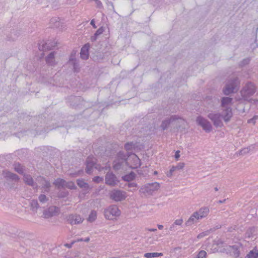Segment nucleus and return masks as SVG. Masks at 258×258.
<instances>
[{"instance_id":"nucleus-1","label":"nucleus","mask_w":258,"mask_h":258,"mask_svg":"<svg viewBox=\"0 0 258 258\" xmlns=\"http://www.w3.org/2000/svg\"><path fill=\"white\" fill-rule=\"evenodd\" d=\"M240 81L237 77L231 78L226 83L225 87L223 89V93L226 95L236 92L239 88Z\"/></svg>"},{"instance_id":"nucleus-62","label":"nucleus","mask_w":258,"mask_h":258,"mask_svg":"<svg viewBox=\"0 0 258 258\" xmlns=\"http://www.w3.org/2000/svg\"><path fill=\"white\" fill-rule=\"evenodd\" d=\"M90 240V238L89 237H87L85 239H84L83 241H85V242H89Z\"/></svg>"},{"instance_id":"nucleus-37","label":"nucleus","mask_w":258,"mask_h":258,"mask_svg":"<svg viewBox=\"0 0 258 258\" xmlns=\"http://www.w3.org/2000/svg\"><path fill=\"white\" fill-rule=\"evenodd\" d=\"M79 256V253L77 252V253H76L75 254L74 253H73L71 251H68L66 255L64 256V257L66 258H75L76 257H78Z\"/></svg>"},{"instance_id":"nucleus-54","label":"nucleus","mask_w":258,"mask_h":258,"mask_svg":"<svg viewBox=\"0 0 258 258\" xmlns=\"http://www.w3.org/2000/svg\"><path fill=\"white\" fill-rule=\"evenodd\" d=\"M205 235H206V233H205V232H202L201 233H200L198 236H197V238H201L202 237H203L204 236H205Z\"/></svg>"},{"instance_id":"nucleus-2","label":"nucleus","mask_w":258,"mask_h":258,"mask_svg":"<svg viewBox=\"0 0 258 258\" xmlns=\"http://www.w3.org/2000/svg\"><path fill=\"white\" fill-rule=\"evenodd\" d=\"M66 100L69 105L75 109L83 108V106L87 107V105H85L87 102L80 96L72 95L68 97Z\"/></svg>"},{"instance_id":"nucleus-49","label":"nucleus","mask_w":258,"mask_h":258,"mask_svg":"<svg viewBox=\"0 0 258 258\" xmlns=\"http://www.w3.org/2000/svg\"><path fill=\"white\" fill-rule=\"evenodd\" d=\"M175 171L174 167L172 166L170 169L169 171L167 172V176L168 177H171L172 175L173 172Z\"/></svg>"},{"instance_id":"nucleus-48","label":"nucleus","mask_w":258,"mask_h":258,"mask_svg":"<svg viewBox=\"0 0 258 258\" xmlns=\"http://www.w3.org/2000/svg\"><path fill=\"white\" fill-rule=\"evenodd\" d=\"M183 223V220L182 219H176L173 223L176 225L180 226Z\"/></svg>"},{"instance_id":"nucleus-58","label":"nucleus","mask_w":258,"mask_h":258,"mask_svg":"<svg viewBox=\"0 0 258 258\" xmlns=\"http://www.w3.org/2000/svg\"><path fill=\"white\" fill-rule=\"evenodd\" d=\"M148 231H151V232H155L157 231V229H156V228H150V229H148Z\"/></svg>"},{"instance_id":"nucleus-44","label":"nucleus","mask_w":258,"mask_h":258,"mask_svg":"<svg viewBox=\"0 0 258 258\" xmlns=\"http://www.w3.org/2000/svg\"><path fill=\"white\" fill-rule=\"evenodd\" d=\"M258 119V115H254L252 118L247 120L248 123H252L253 125L255 124L256 120Z\"/></svg>"},{"instance_id":"nucleus-60","label":"nucleus","mask_w":258,"mask_h":258,"mask_svg":"<svg viewBox=\"0 0 258 258\" xmlns=\"http://www.w3.org/2000/svg\"><path fill=\"white\" fill-rule=\"evenodd\" d=\"M256 39H255L254 41H255V45L253 46V47H252V49H254L256 47H257L258 46V44L257 43H256Z\"/></svg>"},{"instance_id":"nucleus-32","label":"nucleus","mask_w":258,"mask_h":258,"mask_svg":"<svg viewBox=\"0 0 258 258\" xmlns=\"http://www.w3.org/2000/svg\"><path fill=\"white\" fill-rule=\"evenodd\" d=\"M172 120H173L172 118L163 120L161 125V127L162 128V129L163 130H166L168 127L169 124L171 123Z\"/></svg>"},{"instance_id":"nucleus-27","label":"nucleus","mask_w":258,"mask_h":258,"mask_svg":"<svg viewBox=\"0 0 258 258\" xmlns=\"http://www.w3.org/2000/svg\"><path fill=\"white\" fill-rule=\"evenodd\" d=\"M15 170L20 174L23 175L24 171V167L19 163H15L14 164Z\"/></svg>"},{"instance_id":"nucleus-40","label":"nucleus","mask_w":258,"mask_h":258,"mask_svg":"<svg viewBox=\"0 0 258 258\" xmlns=\"http://www.w3.org/2000/svg\"><path fill=\"white\" fill-rule=\"evenodd\" d=\"M232 114H224V115L222 114L223 120L226 122H228L232 117Z\"/></svg>"},{"instance_id":"nucleus-35","label":"nucleus","mask_w":258,"mask_h":258,"mask_svg":"<svg viewBox=\"0 0 258 258\" xmlns=\"http://www.w3.org/2000/svg\"><path fill=\"white\" fill-rule=\"evenodd\" d=\"M127 186L128 189H127L128 191H133L134 190H136V188L138 187V184L136 182H130L125 185Z\"/></svg>"},{"instance_id":"nucleus-47","label":"nucleus","mask_w":258,"mask_h":258,"mask_svg":"<svg viewBox=\"0 0 258 258\" xmlns=\"http://www.w3.org/2000/svg\"><path fill=\"white\" fill-rule=\"evenodd\" d=\"M133 144L130 143H127L124 145V148L126 150L129 151L132 149Z\"/></svg>"},{"instance_id":"nucleus-3","label":"nucleus","mask_w":258,"mask_h":258,"mask_svg":"<svg viewBox=\"0 0 258 258\" xmlns=\"http://www.w3.org/2000/svg\"><path fill=\"white\" fill-rule=\"evenodd\" d=\"M255 90L254 84L251 82H248L240 91L241 96L244 100H248L254 94Z\"/></svg>"},{"instance_id":"nucleus-12","label":"nucleus","mask_w":258,"mask_h":258,"mask_svg":"<svg viewBox=\"0 0 258 258\" xmlns=\"http://www.w3.org/2000/svg\"><path fill=\"white\" fill-rule=\"evenodd\" d=\"M96 163V159L92 156H89L86 160V172L89 174H91L95 168Z\"/></svg>"},{"instance_id":"nucleus-52","label":"nucleus","mask_w":258,"mask_h":258,"mask_svg":"<svg viewBox=\"0 0 258 258\" xmlns=\"http://www.w3.org/2000/svg\"><path fill=\"white\" fill-rule=\"evenodd\" d=\"M75 243V242L73 241L71 243H66L64 244V246L67 248H71L73 245Z\"/></svg>"},{"instance_id":"nucleus-45","label":"nucleus","mask_w":258,"mask_h":258,"mask_svg":"<svg viewBox=\"0 0 258 258\" xmlns=\"http://www.w3.org/2000/svg\"><path fill=\"white\" fill-rule=\"evenodd\" d=\"M135 161L136 162V164H135V167H133L134 168H138L141 166V161L137 156L135 158Z\"/></svg>"},{"instance_id":"nucleus-61","label":"nucleus","mask_w":258,"mask_h":258,"mask_svg":"<svg viewBox=\"0 0 258 258\" xmlns=\"http://www.w3.org/2000/svg\"><path fill=\"white\" fill-rule=\"evenodd\" d=\"M157 226H158V228L159 229H163V226L162 225H157Z\"/></svg>"},{"instance_id":"nucleus-41","label":"nucleus","mask_w":258,"mask_h":258,"mask_svg":"<svg viewBox=\"0 0 258 258\" xmlns=\"http://www.w3.org/2000/svg\"><path fill=\"white\" fill-rule=\"evenodd\" d=\"M207 255V252L204 250H202L199 251V253L197 254L196 258H206Z\"/></svg>"},{"instance_id":"nucleus-16","label":"nucleus","mask_w":258,"mask_h":258,"mask_svg":"<svg viewBox=\"0 0 258 258\" xmlns=\"http://www.w3.org/2000/svg\"><path fill=\"white\" fill-rule=\"evenodd\" d=\"M23 175L24 181L26 184L33 187L34 189L38 188L37 184L34 182L33 179L30 175L24 174Z\"/></svg>"},{"instance_id":"nucleus-19","label":"nucleus","mask_w":258,"mask_h":258,"mask_svg":"<svg viewBox=\"0 0 258 258\" xmlns=\"http://www.w3.org/2000/svg\"><path fill=\"white\" fill-rule=\"evenodd\" d=\"M4 177L7 180H12L16 182H18L20 179L19 177L16 174L8 171L4 173Z\"/></svg>"},{"instance_id":"nucleus-59","label":"nucleus","mask_w":258,"mask_h":258,"mask_svg":"<svg viewBox=\"0 0 258 258\" xmlns=\"http://www.w3.org/2000/svg\"><path fill=\"white\" fill-rule=\"evenodd\" d=\"M226 199H224L223 200H219L217 202V203L218 204H222L224 203L226 201Z\"/></svg>"},{"instance_id":"nucleus-55","label":"nucleus","mask_w":258,"mask_h":258,"mask_svg":"<svg viewBox=\"0 0 258 258\" xmlns=\"http://www.w3.org/2000/svg\"><path fill=\"white\" fill-rule=\"evenodd\" d=\"M90 24L92 26V27L94 28H97V26H96L95 25V21L94 20H92L91 21V22H90Z\"/></svg>"},{"instance_id":"nucleus-22","label":"nucleus","mask_w":258,"mask_h":258,"mask_svg":"<svg viewBox=\"0 0 258 258\" xmlns=\"http://www.w3.org/2000/svg\"><path fill=\"white\" fill-rule=\"evenodd\" d=\"M55 52H51L45 58L46 62L49 66H54L56 64L54 59Z\"/></svg>"},{"instance_id":"nucleus-9","label":"nucleus","mask_w":258,"mask_h":258,"mask_svg":"<svg viewBox=\"0 0 258 258\" xmlns=\"http://www.w3.org/2000/svg\"><path fill=\"white\" fill-rule=\"evenodd\" d=\"M56 43L51 40H48L47 41H41L38 44V48L40 51H46L52 49L55 47Z\"/></svg>"},{"instance_id":"nucleus-34","label":"nucleus","mask_w":258,"mask_h":258,"mask_svg":"<svg viewBox=\"0 0 258 258\" xmlns=\"http://www.w3.org/2000/svg\"><path fill=\"white\" fill-rule=\"evenodd\" d=\"M96 217H97V213L95 211L93 210V211H91L90 214L89 215V217H88L87 220L90 222H93L96 219Z\"/></svg>"},{"instance_id":"nucleus-15","label":"nucleus","mask_w":258,"mask_h":258,"mask_svg":"<svg viewBox=\"0 0 258 258\" xmlns=\"http://www.w3.org/2000/svg\"><path fill=\"white\" fill-rule=\"evenodd\" d=\"M209 212L210 210L208 207H203L200 208L199 211H196L195 212L197 216V218L200 220L206 217L208 215Z\"/></svg>"},{"instance_id":"nucleus-31","label":"nucleus","mask_w":258,"mask_h":258,"mask_svg":"<svg viewBox=\"0 0 258 258\" xmlns=\"http://www.w3.org/2000/svg\"><path fill=\"white\" fill-rule=\"evenodd\" d=\"M232 99L229 97H224L221 100V106L223 107H226L232 101Z\"/></svg>"},{"instance_id":"nucleus-14","label":"nucleus","mask_w":258,"mask_h":258,"mask_svg":"<svg viewBox=\"0 0 258 258\" xmlns=\"http://www.w3.org/2000/svg\"><path fill=\"white\" fill-rule=\"evenodd\" d=\"M68 221L71 225H76L81 223L83 219L79 215H71L69 216Z\"/></svg>"},{"instance_id":"nucleus-26","label":"nucleus","mask_w":258,"mask_h":258,"mask_svg":"<svg viewBox=\"0 0 258 258\" xmlns=\"http://www.w3.org/2000/svg\"><path fill=\"white\" fill-rule=\"evenodd\" d=\"M66 181L65 180L58 178L54 180L53 184L55 185L57 188H60V187L63 188L65 187Z\"/></svg>"},{"instance_id":"nucleus-51","label":"nucleus","mask_w":258,"mask_h":258,"mask_svg":"<svg viewBox=\"0 0 258 258\" xmlns=\"http://www.w3.org/2000/svg\"><path fill=\"white\" fill-rule=\"evenodd\" d=\"M95 168L97 169L99 171H101L104 170V168L103 167H101L99 164H95Z\"/></svg>"},{"instance_id":"nucleus-5","label":"nucleus","mask_w":258,"mask_h":258,"mask_svg":"<svg viewBox=\"0 0 258 258\" xmlns=\"http://www.w3.org/2000/svg\"><path fill=\"white\" fill-rule=\"evenodd\" d=\"M128 156L122 151H119L115 158L113 162V168L115 170L120 169L123 164L126 161Z\"/></svg>"},{"instance_id":"nucleus-11","label":"nucleus","mask_w":258,"mask_h":258,"mask_svg":"<svg viewBox=\"0 0 258 258\" xmlns=\"http://www.w3.org/2000/svg\"><path fill=\"white\" fill-rule=\"evenodd\" d=\"M59 208L56 206H51L43 211V215L44 218L47 219L57 215L59 213Z\"/></svg>"},{"instance_id":"nucleus-20","label":"nucleus","mask_w":258,"mask_h":258,"mask_svg":"<svg viewBox=\"0 0 258 258\" xmlns=\"http://www.w3.org/2000/svg\"><path fill=\"white\" fill-rule=\"evenodd\" d=\"M40 183L42 184V188H44L45 191L49 192L51 184L50 182L43 177H40Z\"/></svg>"},{"instance_id":"nucleus-64","label":"nucleus","mask_w":258,"mask_h":258,"mask_svg":"<svg viewBox=\"0 0 258 258\" xmlns=\"http://www.w3.org/2000/svg\"><path fill=\"white\" fill-rule=\"evenodd\" d=\"M214 190H215V191H218V188L217 187H215L214 188Z\"/></svg>"},{"instance_id":"nucleus-30","label":"nucleus","mask_w":258,"mask_h":258,"mask_svg":"<svg viewBox=\"0 0 258 258\" xmlns=\"http://www.w3.org/2000/svg\"><path fill=\"white\" fill-rule=\"evenodd\" d=\"M31 209L34 212H36L39 207L38 201L37 200H32L30 202Z\"/></svg>"},{"instance_id":"nucleus-38","label":"nucleus","mask_w":258,"mask_h":258,"mask_svg":"<svg viewBox=\"0 0 258 258\" xmlns=\"http://www.w3.org/2000/svg\"><path fill=\"white\" fill-rule=\"evenodd\" d=\"M38 199L39 201L42 203H44L48 201V198L45 195L43 194H41L39 196Z\"/></svg>"},{"instance_id":"nucleus-13","label":"nucleus","mask_w":258,"mask_h":258,"mask_svg":"<svg viewBox=\"0 0 258 258\" xmlns=\"http://www.w3.org/2000/svg\"><path fill=\"white\" fill-rule=\"evenodd\" d=\"M116 176L112 172H108L105 175V183L110 186H114L118 182Z\"/></svg>"},{"instance_id":"nucleus-29","label":"nucleus","mask_w":258,"mask_h":258,"mask_svg":"<svg viewBox=\"0 0 258 258\" xmlns=\"http://www.w3.org/2000/svg\"><path fill=\"white\" fill-rule=\"evenodd\" d=\"M136 174L134 172H131L128 174H126L122 177V180L125 181L130 182L135 178Z\"/></svg>"},{"instance_id":"nucleus-57","label":"nucleus","mask_w":258,"mask_h":258,"mask_svg":"<svg viewBox=\"0 0 258 258\" xmlns=\"http://www.w3.org/2000/svg\"><path fill=\"white\" fill-rule=\"evenodd\" d=\"M83 240H84V239H83V238H79L76 240H74L73 241L75 242V243L76 242L83 241Z\"/></svg>"},{"instance_id":"nucleus-63","label":"nucleus","mask_w":258,"mask_h":258,"mask_svg":"<svg viewBox=\"0 0 258 258\" xmlns=\"http://www.w3.org/2000/svg\"><path fill=\"white\" fill-rule=\"evenodd\" d=\"M104 168V170H107L108 169L110 168V167H107V166H105V167H103Z\"/></svg>"},{"instance_id":"nucleus-4","label":"nucleus","mask_w":258,"mask_h":258,"mask_svg":"<svg viewBox=\"0 0 258 258\" xmlns=\"http://www.w3.org/2000/svg\"><path fill=\"white\" fill-rule=\"evenodd\" d=\"M160 187V184L157 182L147 183L142 186L139 190L141 195L147 196L157 190Z\"/></svg>"},{"instance_id":"nucleus-25","label":"nucleus","mask_w":258,"mask_h":258,"mask_svg":"<svg viewBox=\"0 0 258 258\" xmlns=\"http://www.w3.org/2000/svg\"><path fill=\"white\" fill-rule=\"evenodd\" d=\"M104 31V28L102 26V27H100L96 32L95 33H94V34L91 37V41L92 42H94L97 39V37L99 35L102 34L103 32Z\"/></svg>"},{"instance_id":"nucleus-56","label":"nucleus","mask_w":258,"mask_h":258,"mask_svg":"<svg viewBox=\"0 0 258 258\" xmlns=\"http://www.w3.org/2000/svg\"><path fill=\"white\" fill-rule=\"evenodd\" d=\"M175 226V225L174 224H172L171 226L169 228V230L170 231H175V229H174Z\"/></svg>"},{"instance_id":"nucleus-53","label":"nucleus","mask_w":258,"mask_h":258,"mask_svg":"<svg viewBox=\"0 0 258 258\" xmlns=\"http://www.w3.org/2000/svg\"><path fill=\"white\" fill-rule=\"evenodd\" d=\"M179 153H180V151L178 150L177 151H176L175 152V158L176 160H178L179 157H180V154H179Z\"/></svg>"},{"instance_id":"nucleus-10","label":"nucleus","mask_w":258,"mask_h":258,"mask_svg":"<svg viewBox=\"0 0 258 258\" xmlns=\"http://www.w3.org/2000/svg\"><path fill=\"white\" fill-rule=\"evenodd\" d=\"M208 117L216 127H221L223 125L222 114H209Z\"/></svg>"},{"instance_id":"nucleus-21","label":"nucleus","mask_w":258,"mask_h":258,"mask_svg":"<svg viewBox=\"0 0 258 258\" xmlns=\"http://www.w3.org/2000/svg\"><path fill=\"white\" fill-rule=\"evenodd\" d=\"M69 62L73 66V70L74 72H79L80 71V67L78 60L76 58H74L72 54L70 59Z\"/></svg>"},{"instance_id":"nucleus-50","label":"nucleus","mask_w":258,"mask_h":258,"mask_svg":"<svg viewBox=\"0 0 258 258\" xmlns=\"http://www.w3.org/2000/svg\"><path fill=\"white\" fill-rule=\"evenodd\" d=\"M248 152H249L248 148H244L240 151V154H241V155L245 154L248 153Z\"/></svg>"},{"instance_id":"nucleus-6","label":"nucleus","mask_w":258,"mask_h":258,"mask_svg":"<svg viewBox=\"0 0 258 258\" xmlns=\"http://www.w3.org/2000/svg\"><path fill=\"white\" fill-rule=\"evenodd\" d=\"M196 123L200 126L207 133H209L213 130V126L209 121L200 115L196 120Z\"/></svg>"},{"instance_id":"nucleus-7","label":"nucleus","mask_w":258,"mask_h":258,"mask_svg":"<svg viewBox=\"0 0 258 258\" xmlns=\"http://www.w3.org/2000/svg\"><path fill=\"white\" fill-rule=\"evenodd\" d=\"M104 213L106 219L112 220L114 217L119 216L121 212L117 206L111 205L104 210Z\"/></svg>"},{"instance_id":"nucleus-42","label":"nucleus","mask_w":258,"mask_h":258,"mask_svg":"<svg viewBox=\"0 0 258 258\" xmlns=\"http://www.w3.org/2000/svg\"><path fill=\"white\" fill-rule=\"evenodd\" d=\"M250 58H245L243 59L240 62V66L241 67L244 66L246 64H248L250 62Z\"/></svg>"},{"instance_id":"nucleus-33","label":"nucleus","mask_w":258,"mask_h":258,"mask_svg":"<svg viewBox=\"0 0 258 258\" xmlns=\"http://www.w3.org/2000/svg\"><path fill=\"white\" fill-rule=\"evenodd\" d=\"M162 253H158V252H148L144 254V257L146 258H152V257H156L160 256H162Z\"/></svg>"},{"instance_id":"nucleus-46","label":"nucleus","mask_w":258,"mask_h":258,"mask_svg":"<svg viewBox=\"0 0 258 258\" xmlns=\"http://www.w3.org/2000/svg\"><path fill=\"white\" fill-rule=\"evenodd\" d=\"M93 181L94 182H96V183H99L101 181H103V178L102 177H100L99 176H95L93 178Z\"/></svg>"},{"instance_id":"nucleus-28","label":"nucleus","mask_w":258,"mask_h":258,"mask_svg":"<svg viewBox=\"0 0 258 258\" xmlns=\"http://www.w3.org/2000/svg\"><path fill=\"white\" fill-rule=\"evenodd\" d=\"M50 24L51 27L58 28L60 26L59 18L54 17L50 19Z\"/></svg>"},{"instance_id":"nucleus-36","label":"nucleus","mask_w":258,"mask_h":258,"mask_svg":"<svg viewBox=\"0 0 258 258\" xmlns=\"http://www.w3.org/2000/svg\"><path fill=\"white\" fill-rule=\"evenodd\" d=\"M65 187L71 189H75L77 188L76 186L75 185L74 182L73 181H66Z\"/></svg>"},{"instance_id":"nucleus-39","label":"nucleus","mask_w":258,"mask_h":258,"mask_svg":"<svg viewBox=\"0 0 258 258\" xmlns=\"http://www.w3.org/2000/svg\"><path fill=\"white\" fill-rule=\"evenodd\" d=\"M246 258H258V253L250 251L246 255Z\"/></svg>"},{"instance_id":"nucleus-18","label":"nucleus","mask_w":258,"mask_h":258,"mask_svg":"<svg viewBox=\"0 0 258 258\" xmlns=\"http://www.w3.org/2000/svg\"><path fill=\"white\" fill-rule=\"evenodd\" d=\"M90 48V44L86 43L81 49L80 57L84 60H86L89 57V49Z\"/></svg>"},{"instance_id":"nucleus-24","label":"nucleus","mask_w":258,"mask_h":258,"mask_svg":"<svg viewBox=\"0 0 258 258\" xmlns=\"http://www.w3.org/2000/svg\"><path fill=\"white\" fill-rule=\"evenodd\" d=\"M200 220L197 218V216L195 213H194L190 216L188 220L185 222V225L187 226H191L194 223L197 222L198 220Z\"/></svg>"},{"instance_id":"nucleus-23","label":"nucleus","mask_w":258,"mask_h":258,"mask_svg":"<svg viewBox=\"0 0 258 258\" xmlns=\"http://www.w3.org/2000/svg\"><path fill=\"white\" fill-rule=\"evenodd\" d=\"M241 245L235 244L229 246V250L233 253L235 257H237L240 255L239 248Z\"/></svg>"},{"instance_id":"nucleus-43","label":"nucleus","mask_w":258,"mask_h":258,"mask_svg":"<svg viewBox=\"0 0 258 258\" xmlns=\"http://www.w3.org/2000/svg\"><path fill=\"white\" fill-rule=\"evenodd\" d=\"M185 164L183 162H180L178 163V164L176 166H173L174 167V169L176 170H180L183 169V168L184 167Z\"/></svg>"},{"instance_id":"nucleus-8","label":"nucleus","mask_w":258,"mask_h":258,"mask_svg":"<svg viewBox=\"0 0 258 258\" xmlns=\"http://www.w3.org/2000/svg\"><path fill=\"white\" fill-rule=\"evenodd\" d=\"M110 199L115 202L124 200L126 198V192L119 189H114L110 194Z\"/></svg>"},{"instance_id":"nucleus-17","label":"nucleus","mask_w":258,"mask_h":258,"mask_svg":"<svg viewBox=\"0 0 258 258\" xmlns=\"http://www.w3.org/2000/svg\"><path fill=\"white\" fill-rule=\"evenodd\" d=\"M77 184L81 188L83 189L84 191V194H85L88 193L91 188V187L89 186L88 183L85 182L84 180L82 178L77 179Z\"/></svg>"}]
</instances>
